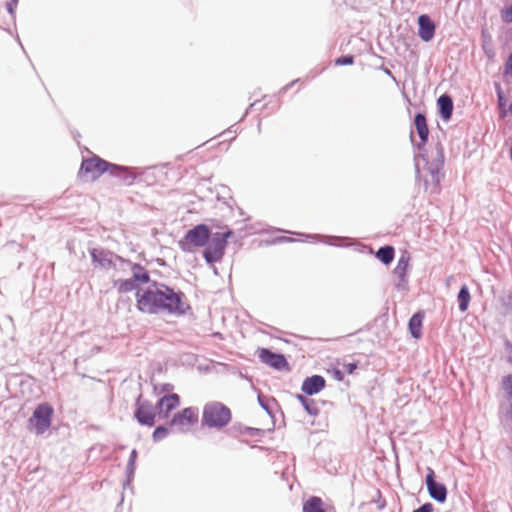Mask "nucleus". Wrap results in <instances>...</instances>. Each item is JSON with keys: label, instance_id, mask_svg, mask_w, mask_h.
I'll return each mask as SVG.
<instances>
[{"label": "nucleus", "instance_id": "1", "mask_svg": "<svg viewBox=\"0 0 512 512\" xmlns=\"http://www.w3.org/2000/svg\"><path fill=\"white\" fill-rule=\"evenodd\" d=\"M183 298V293L176 292L164 284H153L138 289L136 293L138 310L147 314L182 315L188 308Z\"/></svg>", "mask_w": 512, "mask_h": 512}, {"label": "nucleus", "instance_id": "2", "mask_svg": "<svg viewBox=\"0 0 512 512\" xmlns=\"http://www.w3.org/2000/svg\"><path fill=\"white\" fill-rule=\"evenodd\" d=\"M231 413L229 408L219 402H211L205 405L202 423L208 427L221 428L229 423Z\"/></svg>", "mask_w": 512, "mask_h": 512}, {"label": "nucleus", "instance_id": "3", "mask_svg": "<svg viewBox=\"0 0 512 512\" xmlns=\"http://www.w3.org/2000/svg\"><path fill=\"white\" fill-rule=\"evenodd\" d=\"M108 170L112 175H115L117 174V171H126L127 168L123 166L112 165L98 157H94L86 159L82 162L80 174L83 177H86L87 180H95Z\"/></svg>", "mask_w": 512, "mask_h": 512}, {"label": "nucleus", "instance_id": "4", "mask_svg": "<svg viewBox=\"0 0 512 512\" xmlns=\"http://www.w3.org/2000/svg\"><path fill=\"white\" fill-rule=\"evenodd\" d=\"M210 238V232L206 225L199 224L190 229L183 239L178 242L180 249L184 252H192L197 247H203Z\"/></svg>", "mask_w": 512, "mask_h": 512}, {"label": "nucleus", "instance_id": "5", "mask_svg": "<svg viewBox=\"0 0 512 512\" xmlns=\"http://www.w3.org/2000/svg\"><path fill=\"white\" fill-rule=\"evenodd\" d=\"M53 408L43 403L38 405L28 420V428L37 435L43 434L51 425Z\"/></svg>", "mask_w": 512, "mask_h": 512}, {"label": "nucleus", "instance_id": "6", "mask_svg": "<svg viewBox=\"0 0 512 512\" xmlns=\"http://www.w3.org/2000/svg\"><path fill=\"white\" fill-rule=\"evenodd\" d=\"M230 234L231 232L215 233L211 238H209V241L207 242L208 246L203 253L207 263H214L222 258L224 255L227 238L230 236Z\"/></svg>", "mask_w": 512, "mask_h": 512}, {"label": "nucleus", "instance_id": "7", "mask_svg": "<svg viewBox=\"0 0 512 512\" xmlns=\"http://www.w3.org/2000/svg\"><path fill=\"white\" fill-rule=\"evenodd\" d=\"M198 421V409L188 407L183 409L181 412L176 413L171 422L170 426L175 428L178 432L186 433L190 428Z\"/></svg>", "mask_w": 512, "mask_h": 512}, {"label": "nucleus", "instance_id": "8", "mask_svg": "<svg viewBox=\"0 0 512 512\" xmlns=\"http://www.w3.org/2000/svg\"><path fill=\"white\" fill-rule=\"evenodd\" d=\"M155 408L154 406L147 402L138 399L137 401V409L135 412V417L138 422L142 425L153 426L155 423Z\"/></svg>", "mask_w": 512, "mask_h": 512}, {"label": "nucleus", "instance_id": "9", "mask_svg": "<svg viewBox=\"0 0 512 512\" xmlns=\"http://www.w3.org/2000/svg\"><path fill=\"white\" fill-rule=\"evenodd\" d=\"M426 485L429 495L436 501L443 503L447 498V489L445 485L438 483L434 479V471L431 468L427 469Z\"/></svg>", "mask_w": 512, "mask_h": 512}, {"label": "nucleus", "instance_id": "10", "mask_svg": "<svg viewBox=\"0 0 512 512\" xmlns=\"http://www.w3.org/2000/svg\"><path fill=\"white\" fill-rule=\"evenodd\" d=\"M258 357L263 363L279 370L285 368L288 365L283 355L273 353L266 348H261L258 350Z\"/></svg>", "mask_w": 512, "mask_h": 512}, {"label": "nucleus", "instance_id": "11", "mask_svg": "<svg viewBox=\"0 0 512 512\" xmlns=\"http://www.w3.org/2000/svg\"><path fill=\"white\" fill-rule=\"evenodd\" d=\"M443 161H444V155H443V150L441 148L440 145H438L436 147V158H435V161L431 164V166L429 167V171H430V175H431V180H432V183H433V191L436 192L437 190V187L441 181V174H440V168L443 164Z\"/></svg>", "mask_w": 512, "mask_h": 512}, {"label": "nucleus", "instance_id": "12", "mask_svg": "<svg viewBox=\"0 0 512 512\" xmlns=\"http://www.w3.org/2000/svg\"><path fill=\"white\" fill-rule=\"evenodd\" d=\"M418 25L419 37L425 42H429L430 40H432L435 34V24L430 19V17L426 14L420 15L418 17Z\"/></svg>", "mask_w": 512, "mask_h": 512}, {"label": "nucleus", "instance_id": "13", "mask_svg": "<svg viewBox=\"0 0 512 512\" xmlns=\"http://www.w3.org/2000/svg\"><path fill=\"white\" fill-rule=\"evenodd\" d=\"M90 255L93 261V264L95 267L108 269L112 266V253L104 250V249H98L93 248L90 251Z\"/></svg>", "mask_w": 512, "mask_h": 512}, {"label": "nucleus", "instance_id": "14", "mask_svg": "<svg viewBox=\"0 0 512 512\" xmlns=\"http://www.w3.org/2000/svg\"><path fill=\"white\" fill-rule=\"evenodd\" d=\"M180 404V398L177 394H170L163 396L158 402L159 415L163 418H167L169 413L178 407Z\"/></svg>", "mask_w": 512, "mask_h": 512}, {"label": "nucleus", "instance_id": "15", "mask_svg": "<svg viewBox=\"0 0 512 512\" xmlns=\"http://www.w3.org/2000/svg\"><path fill=\"white\" fill-rule=\"evenodd\" d=\"M325 387V379L322 376L314 375L304 380L302 391L308 395L320 392Z\"/></svg>", "mask_w": 512, "mask_h": 512}, {"label": "nucleus", "instance_id": "16", "mask_svg": "<svg viewBox=\"0 0 512 512\" xmlns=\"http://www.w3.org/2000/svg\"><path fill=\"white\" fill-rule=\"evenodd\" d=\"M410 257L407 254H402L397 262V265L394 269V274L399 279L398 287L404 286L407 282V271L409 268Z\"/></svg>", "mask_w": 512, "mask_h": 512}, {"label": "nucleus", "instance_id": "17", "mask_svg": "<svg viewBox=\"0 0 512 512\" xmlns=\"http://www.w3.org/2000/svg\"><path fill=\"white\" fill-rule=\"evenodd\" d=\"M440 115L444 120H449L453 111V102L448 95H442L438 98Z\"/></svg>", "mask_w": 512, "mask_h": 512}, {"label": "nucleus", "instance_id": "18", "mask_svg": "<svg viewBox=\"0 0 512 512\" xmlns=\"http://www.w3.org/2000/svg\"><path fill=\"white\" fill-rule=\"evenodd\" d=\"M417 133L421 139L422 144H424L428 139V127L426 123V118L423 114H417L414 121Z\"/></svg>", "mask_w": 512, "mask_h": 512}, {"label": "nucleus", "instance_id": "19", "mask_svg": "<svg viewBox=\"0 0 512 512\" xmlns=\"http://www.w3.org/2000/svg\"><path fill=\"white\" fill-rule=\"evenodd\" d=\"M422 315L417 313L414 314L409 320V330L412 336L416 339H419L422 335Z\"/></svg>", "mask_w": 512, "mask_h": 512}, {"label": "nucleus", "instance_id": "20", "mask_svg": "<svg viewBox=\"0 0 512 512\" xmlns=\"http://www.w3.org/2000/svg\"><path fill=\"white\" fill-rule=\"evenodd\" d=\"M471 295L467 285H463L458 293L457 301L459 304V310L465 312L468 309Z\"/></svg>", "mask_w": 512, "mask_h": 512}, {"label": "nucleus", "instance_id": "21", "mask_svg": "<svg viewBox=\"0 0 512 512\" xmlns=\"http://www.w3.org/2000/svg\"><path fill=\"white\" fill-rule=\"evenodd\" d=\"M303 512H324L322 500L319 497H311L304 503Z\"/></svg>", "mask_w": 512, "mask_h": 512}, {"label": "nucleus", "instance_id": "22", "mask_svg": "<svg viewBox=\"0 0 512 512\" xmlns=\"http://www.w3.org/2000/svg\"><path fill=\"white\" fill-rule=\"evenodd\" d=\"M376 257L384 264H389L394 258V248L392 246L381 247L377 251Z\"/></svg>", "mask_w": 512, "mask_h": 512}, {"label": "nucleus", "instance_id": "23", "mask_svg": "<svg viewBox=\"0 0 512 512\" xmlns=\"http://www.w3.org/2000/svg\"><path fill=\"white\" fill-rule=\"evenodd\" d=\"M297 399L301 402L305 410L312 416H316L319 413V409L312 399H308L303 395H297Z\"/></svg>", "mask_w": 512, "mask_h": 512}, {"label": "nucleus", "instance_id": "24", "mask_svg": "<svg viewBox=\"0 0 512 512\" xmlns=\"http://www.w3.org/2000/svg\"><path fill=\"white\" fill-rule=\"evenodd\" d=\"M132 279L134 282L147 283L149 281V275L142 267L134 266Z\"/></svg>", "mask_w": 512, "mask_h": 512}, {"label": "nucleus", "instance_id": "25", "mask_svg": "<svg viewBox=\"0 0 512 512\" xmlns=\"http://www.w3.org/2000/svg\"><path fill=\"white\" fill-rule=\"evenodd\" d=\"M115 285L118 286V290L121 293L130 292L136 288L135 282L132 278L117 281L115 282Z\"/></svg>", "mask_w": 512, "mask_h": 512}, {"label": "nucleus", "instance_id": "26", "mask_svg": "<svg viewBox=\"0 0 512 512\" xmlns=\"http://www.w3.org/2000/svg\"><path fill=\"white\" fill-rule=\"evenodd\" d=\"M137 459V451L134 449L131 451L128 463H127V473L128 477H132L135 471V463Z\"/></svg>", "mask_w": 512, "mask_h": 512}, {"label": "nucleus", "instance_id": "27", "mask_svg": "<svg viewBox=\"0 0 512 512\" xmlns=\"http://www.w3.org/2000/svg\"><path fill=\"white\" fill-rule=\"evenodd\" d=\"M169 433V429L163 426L157 427L153 432L154 441H159L165 438Z\"/></svg>", "mask_w": 512, "mask_h": 512}, {"label": "nucleus", "instance_id": "28", "mask_svg": "<svg viewBox=\"0 0 512 512\" xmlns=\"http://www.w3.org/2000/svg\"><path fill=\"white\" fill-rule=\"evenodd\" d=\"M501 17L505 23L512 22V5L502 11Z\"/></svg>", "mask_w": 512, "mask_h": 512}, {"label": "nucleus", "instance_id": "29", "mask_svg": "<svg viewBox=\"0 0 512 512\" xmlns=\"http://www.w3.org/2000/svg\"><path fill=\"white\" fill-rule=\"evenodd\" d=\"M336 65H351L353 64V57L352 56H344L336 59L335 61Z\"/></svg>", "mask_w": 512, "mask_h": 512}, {"label": "nucleus", "instance_id": "30", "mask_svg": "<svg viewBox=\"0 0 512 512\" xmlns=\"http://www.w3.org/2000/svg\"><path fill=\"white\" fill-rule=\"evenodd\" d=\"M496 92H497L499 106L503 107L505 105V98H504L503 91H502L500 84H496Z\"/></svg>", "mask_w": 512, "mask_h": 512}, {"label": "nucleus", "instance_id": "31", "mask_svg": "<svg viewBox=\"0 0 512 512\" xmlns=\"http://www.w3.org/2000/svg\"><path fill=\"white\" fill-rule=\"evenodd\" d=\"M433 505L431 503H426L422 505L420 508L414 510L413 512H432Z\"/></svg>", "mask_w": 512, "mask_h": 512}, {"label": "nucleus", "instance_id": "32", "mask_svg": "<svg viewBox=\"0 0 512 512\" xmlns=\"http://www.w3.org/2000/svg\"><path fill=\"white\" fill-rule=\"evenodd\" d=\"M505 73L512 75V53L510 54V56H509V58H508V60L506 62Z\"/></svg>", "mask_w": 512, "mask_h": 512}, {"label": "nucleus", "instance_id": "33", "mask_svg": "<svg viewBox=\"0 0 512 512\" xmlns=\"http://www.w3.org/2000/svg\"><path fill=\"white\" fill-rule=\"evenodd\" d=\"M15 6H16V3H14V2L7 3L6 7L10 14L14 13Z\"/></svg>", "mask_w": 512, "mask_h": 512}, {"label": "nucleus", "instance_id": "34", "mask_svg": "<svg viewBox=\"0 0 512 512\" xmlns=\"http://www.w3.org/2000/svg\"><path fill=\"white\" fill-rule=\"evenodd\" d=\"M354 369H356V364L350 363V364L347 365V372L348 373H352L354 371Z\"/></svg>", "mask_w": 512, "mask_h": 512}, {"label": "nucleus", "instance_id": "35", "mask_svg": "<svg viewBox=\"0 0 512 512\" xmlns=\"http://www.w3.org/2000/svg\"><path fill=\"white\" fill-rule=\"evenodd\" d=\"M425 186H426V189H428V187H429V182H428V180H425Z\"/></svg>", "mask_w": 512, "mask_h": 512}, {"label": "nucleus", "instance_id": "36", "mask_svg": "<svg viewBox=\"0 0 512 512\" xmlns=\"http://www.w3.org/2000/svg\"><path fill=\"white\" fill-rule=\"evenodd\" d=\"M415 167H416L417 173H419V170H418V163H416V164H415Z\"/></svg>", "mask_w": 512, "mask_h": 512}, {"label": "nucleus", "instance_id": "37", "mask_svg": "<svg viewBox=\"0 0 512 512\" xmlns=\"http://www.w3.org/2000/svg\"><path fill=\"white\" fill-rule=\"evenodd\" d=\"M450 280H452V277H449V278L447 279V284L449 283V281H450Z\"/></svg>", "mask_w": 512, "mask_h": 512}, {"label": "nucleus", "instance_id": "38", "mask_svg": "<svg viewBox=\"0 0 512 512\" xmlns=\"http://www.w3.org/2000/svg\"><path fill=\"white\" fill-rule=\"evenodd\" d=\"M511 114H512V104L510 105V108H509Z\"/></svg>", "mask_w": 512, "mask_h": 512}, {"label": "nucleus", "instance_id": "39", "mask_svg": "<svg viewBox=\"0 0 512 512\" xmlns=\"http://www.w3.org/2000/svg\"><path fill=\"white\" fill-rule=\"evenodd\" d=\"M11 1L14 2V3H17L18 0H11Z\"/></svg>", "mask_w": 512, "mask_h": 512}, {"label": "nucleus", "instance_id": "40", "mask_svg": "<svg viewBox=\"0 0 512 512\" xmlns=\"http://www.w3.org/2000/svg\"><path fill=\"white\" fill-rule=\"evenodd\" d=\"M510 348H511V350H512V347H510Z\"/></svg>", "mask_w": 512, "mask_h": 512}]
</instances>
